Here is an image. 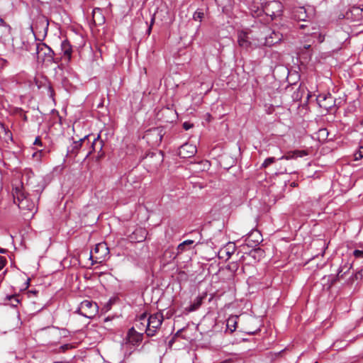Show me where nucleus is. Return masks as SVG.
<instances>
[{"label":"nucleus","mask_w":363,"mask_h":363,"mask_svg":"<svg viewBox=\"0 0 363 363\" xmlns=\"http://www.w3.org/2000/svg\"><path fill=\"white\" fill-rule=\"evenodd\" d=\"M8 298L12 301V305L14 306H16L19 303V300L16 296H8Z\"/></svg>","instance_id":"28"},{"label":"nucleus","mask_w":363,"mask_h":363,"mask_svg":"<svg viewBox=\"0 0 363 363\" xmlns=\"http://www.w3.org/2000/svg\"><path fill=\"white\" fill-rule=\"evenodd\" d=\"M145 138H147V140H150L151 138H155V141L153 142L154 145H158L161 143L162 139V130L154 128L152 130H149L146 132L145 135Z\"/></svg>","instance_id":"11"},{"label":"nucleus","mask_w":363,"mask_h":363,"mask_svg":"<svg viewBox=\"0 0 363 363\" xmlns=\"http://www.w3.org/2000/svg\"><path fill=\"white\" fill-rule=\"evenodd\" d=\"M44 155L43 150H38L33 153L32 157L33 159L35 160L37 162H40L41 161V159Z\"/></svg>","instance_id":"23"},{"label":"nucleus","mask_w":363,"mask_h":363,"mask_svg":"<svg viewBox=\"0 0 363 363\" xmlns=\"http://www.w3.org/2000/svg\"><path fill=\"white\" fill-rule=\"evenodd\" d=\"M98 311L99 307L96 303L89 300L83 301L78 308V312L88 318H94L97 314Z\"/></svg>","instance_id":"4"},{"label":"nucleus","mask_w":363,"mask_h":363,"mask_svg":"<svg viewBox=\"0 0 363 363\" xmlns=\"http://www.w3.org/2000/svg\"><path fill=\"white\" fill-rule=\"evenodd\" d=\"M143 240V237L142 238L141 240H138V242H142Z\"/></svg>","instance_id":"46"},{"label":"nucleus","mask_w":363,"mask_h":363,"mask_svg":"<svg viewBox=\"0 0 363 363\" xmlns=\"http://www.w3.org/2000/svg\"><path fill=\"white\" fill-rule=\"evenodd\" d=\"M6 262V259L0 256V271L5 267Z\"/></svg>","instance_id":"30"},{"label":"nucleus","mask_w":363,"mask_h":363,"mask_svg":"<svg viewBox=\"0 0 363 363\" xmlns=\"http://www.w3.org/2000/svg\"><path fill=\"white\" fill-rule=\"evenodd\" d=\"M86 137H84L77 141H74L70 147L68 148L67 155L76 157L79 150L82 147V143L86 140Z\"/></svg>","instance_id":"14"},{"label":"nucleus","mask_w":363,"mask_h":363,"mask_svg":"<svg viewBox=\"0 0 363 363\" xmlns=\"http://www.w3.org/2000/svg\"><path fill=\"white\" fill-rule=\"evenodd\" d=\"M238 316L234 315L228 318L227 320V329L230 332H234L237 328Z\"/></svg>","instance_id":"19"},{"label":"nucleus","mask_w":363,"mask_h":363,"mask_svg":"<svg viewBox=\"0 0 363 363\" xmlns=\"http://www.w3.org/2000/svg\"><path fill=\"white\" fill-rule=\"evenodd\" d=\"M0 26H3L7 28L9 31L11 30V26L9 24H7L1 16H0Z\"/></svg>","instance_id":"31"},{"label":"nucleus","mask_w":363,"mask_h":363,"mask_svg":"<svg viewBox=\"0 0 363 363\" xmlns=\"http://www.w3.org/2000/svg\"><path fill=\"white\" fill-rule=\"evenodd\" d=\"M147 324L146 328V335L148 337L155 335L158 330L160 328L164 320L163 314L162 313H155L147 316Z\"/></svg>","instance_id":"3"},{"label":"nucleus","mask_w":363,"mask_h":363,"mask_svg":"<svg viewBox=\"0 0 363 363\" xmlns=\"http://www.w3.org/2000/svg\"><path fill=\"white\" fill-rule=\"evenodd\" d=\"M300 12L301 13V14H304L305 13V9H303V8H300Z\"/></svg>","instance_id":"40"},{"label":"nucleus","mask_w":363,"mask_h":363,"mask_svg":"<svg viewBox=\"0 0 363 363\" xmlns=\"http://www.w3.org/2000/svg\"><path fill=\"white\" fill-rule=\"evenodd\" d=\"M34 145H38V146H43L42 141L40 138V137H37L33 143Z\"/></svg>","instance_id":"34"},{"label":"nucleus","mask_w":363,"mask_h":363,"mask_svg":"<svg viewBox=\"0 0 363 363\" xmlns=\"http://www.w3.org/2000/svg\"><path fill=\"white\" fill-rule=\"evenodd\" d=\"M150 31H151V26H150V27H149V28H148V33H149V34H150Z\"/></svg>","instance_id":"44"},{"label":"nucleus","mask_w":363,"mask_h":363,"mask_svg":"<svg viewBox=\"0 0 363 363\" xmlns=\"http://www.w3.org/2000/svg\"><path fill=\"white\" fill-rule=\"evenodd\" d=\"M29 293H30V294H35V293H36V292H35V291H30Z\"/></svg>","instance_id":"45"},{"label":"nucleus","mask_w":363,"mask_h":363,"mask_svg":"<svg viewBox=\"0 0 363 363\" xmlns=\"http://www.w3.org/2000/svg\"><path fill=\"white\" fill-rule=\"evenodd\" d=\"M282 35L279 32L272 31L269 35H266L264 38L256 44V46H272L280 42Z\"/></svg>","instance_id":"5"},{"label":"nucleus","mask_w":363,"mask_h":363,"mask_svg":"<svg viewBox=\"0 0 363 363\" xmlns=\"http://www.w3.org/2000/svg\"><path fill=\"white\" fill-rule=\"evenodd\" d=\"M309 47H310V45H306L305 48H308Z\"/></svg>","instance_id":"47"},{"label":"nucleus","mask_w":363,"mask_h":363,"mask_svg":"<svg viewBox=\"0 0 363 363\" xmlns=\"http://www.w3.org/2000/svg\"><path fill=\"white\" fill-rule=\"evenodd\" d=\"M341 273H342V270L339 271V272L337 273V277L338 279H340V278H342L343 277V274H342Z\"/></svg>","instance_id":"37"},{"label":"nucleus","mask_w":363,"mask_h":363,"mask_svg":"<svg viewBox=\"0 0 363 363\" xmlns=\"http://www.w3.org/2000/svg\"><path fill=\"white\" fill-rule=\"evenodd\" d=\"M185 250H186V245H184L182 242L180 243L177 247V253L178 254L182 253Z\"/></svg>","instance_id":"29"},{"label":"nucleus","mask_w":363,"mask_h":363,"mask_svg":"<svg viewBox=\"0 0 363 363\" xmlns=\"http://www.w3.org/2000/svg\"><path fill=\"white\" fill-rule=\"evenodd\" d=\"M283 10V6L281 3L279 1H272L267 4L264 6H262V9H257V10L255 11V15L260 16L263 12L272 17L274 18L281 15ZM252 12L254 10L252 9Z\"/></svg>","instance_id":"2"},{"label":"nucleus","mask_w":363,"mask_h":363,"mask_svg":"<svg viewBox=\"0 0 363 363\" xmlns=\"http://www.w3.org/2000/svg\"><path fill=\"white\" fill-rule=\"evenodd\" d=\"M285 172H286V168H284L283 170H281V171H280V173H281V174H283V173H285Z\"/></svg>","instance_id":"43"},{"label":"nucleus","mask_w":363,"mask_h":363,"mask_svg":"<svg viewBox=\"0 0 363 363\" xmlns=\"http://www.w3.org/2000/svg\"><path fill=\"white\" fill-rule=\"evenodd\" d=\"M196 152L197 149L194 145L185 143L179 147L178 155L182 158H189L193 157Z\"/></svg>","instance_id":"9"},{"label":"nucleus","mask_w":363,"mask_h":363,"mask_svg":"<svg viewBox=\"0 0 363 363\" xmlns=\"http://www.w3.org/2000/svg\"><path fill=\"white\" fill-rule=\"evenodd\" d=\"M305 15L304 16H299L298 19L301 21H305Z\"/></svg>","instance_id":"39"},{"label":"nucleus","mask_w":363,"mask_h":363,"mask_svg":"<svg viewBox=\"0 0 363 363\" xmlns=\"http://www.w3.org/2000/svg\"><path fill=\"white\" fill-rule=\"evenodd\" d=\"M261 235L258 230H252L247 234L245 241L247 245L250 247L257 246L261 241Z\"/></svg>","instance_id":"10"},{"label":"nucleus","mask_w":363,"mask_h":363,"mask_svg":"<svg viewBox=\"0 0 363 363\" xmlns=\"http://www.w3.org/2000/svg\"><path fill=\"white\" fill-rule=\"evenodd\" d=\"M93 21L96 25H100L104 22V18L102 16L100 9H94L92 12Z\"/></svg>","instance_id":"18"},{"label":"nucleus","mask_w":363,"mask_h":363,"mask_svg":"<svg viewBox=\"0 0 363 363\" xmlns=\"http://www.w3.org/2000/svg\"><path fill=\"white\" fill-rule=\"evenodd\" d=\"M354 157L356 160H360L363 157V147H360L355 152Z\"/></svg>","instance_id":"26"},{"label":"nucleus","mask_w":363,"mask_h":363,"mask_svg":"<svg viewBox=\"0 0 363 363\" xmlns=\"http://www.w3.org/2000/svg\"><path fill=\"white\" fill-rule=\"evenodd\" d=\"M47 88L48 89V91L50 94V96H52L53 95V89L50 84H47Z\"/></svg>","instance_id":"36"},{"label":"nucleus","mask_w":363,"mask_h":363,"mask_svg":"<svg viewBox=\"0 0 363 363\" xmlns=\"http://www.w3.org/2000/svg\"><path fill=\"white\" fill-rule=\"evenodd\" d=\"M104 146V142L100 139V136L98 135L96 138H94L91 147L94 151L101 152Z\"/></svg>","instance_id":"21"},{"label":"nucleus","mask_w":363,"mask_h":363,"mask_svg":"<svg viewBox=\"0 0 363 363\" xmlns=\"http://www.w3.org/2000/svg\"><path fill=\"white\" fill-rule=\"evenodd\" d=\"M308 155V152L306 150H295L291 152H289L287 155L282 156L280 160L286 159V160H290V159H295L297 157H302L304 156Z\"/></svg>","instance_id":"17"},{"label":"nucleus","mask_w":363,"mask_h":363,"mask_svg":"<svg viewBox=\"0 0 363 363\" xmlns=\"http://www.w3.org/2000/svg\"><path fill=\"white\" fill-rule=\"evenodd\" d=\"M61 50L62 57L67 61L69 62L72 57V49L69 42L65 40L61 43Z\"/></svg>","instance_id":"13"},{"label":"nucleus","mask_w":363,"mask_h":363,"mask_svg":"<svg viewBox=\"0 0 363 363\" xmlns=\"http://www.w3.org/2000/svg\"><path fill=\"white\" fill-rule=\"evenodd\" d=\"M358 274H355V278L357 279Z\"/></svg>","instance_id":"49"},{"label":"nucleus","mask_w":363,"mask_h":363,"mask_svg":"<svg viewBox=\"0 0 363 363\" xmlns=\"http://www.w3.org/2000/svg\"><path fill=\"white\" fill-rule=\"evenodd\" d=\"M108 247H106V244L104 242H101L96 245L94 247V252L96 254H99V256L96 257V259H103L108 254Z\"/></svg>","instance_id":"16"},{"label":"nucleus","mask_w":363,"mask_h":363,"mask_svg":"<svg viewBox=\"0 0 363 363\" xmlns=\"http://www.w3.org/2000/svg\"><path fill=\"white\" fill-rule=\"evenodd\" d=\"M203 299V296H197L194 301V303L190 306L189 311H194L198 309L202 304Z\"/></svg>","instance_id":"22"},{"label":"nucleus","mask_w":363,"mask_h":363,"mask_svg":"<svg viewBox=\"0 0 363 363\" xmlns=\"http://www.w3.org/2000/svg\"><path fill=\"white\" fill-rule=\"evenodd\" d=\"M193 127V125L188 123V122H185L183 123V128L186 130H189L190 128H191Z\"/></svg>","instance_id":"32"},{"label":"nucleus","mask_w":363,"mask_h":363,"mask_svg":"<svg viewBox=\"0 0 363 363\" xmlns=\"http://www.w3.org/2000/svg\"><path fill=\"white\" fill-rule=\"evenodd\" d=\"M194 242V241L192 240H184V242H182L183 245H186V246L192 245Z\"/></svg>","instance_id":"35"},{"label":"nucleus","mask_w":363,"mask_h":363,"mask_svg":"<svg viewBox=\"0 0 363 363\" xmlns=\"http://www.w3.org/2000/svg\"><path fill=\"white\" fill-rule=\"evenodd\" d=\"M194 169L198 172L206 171L210 168L211 164L208 160H201L194 164Z\"/></svg>","instance_id":"20"},{"label":"nucleus","mask_w":363,"mask_h":363,"mask_svg":"<svg viewBox=\"0 0 363 363\" xmlns=\"http://www.w3.org/2000/svg\"><path fill=\"white\" fill-rule=\"evenodd\" d=\"M36 53L38 54V56L41 53H43L46 57L44 60H47L48 62H55V63L57 62V61L54 58V55H55L54 51L45 43L37 44Z\"/></svg>","instance_id":"8"},{"label":"nucleus","mask_w":363,"mask_h":363,"mask_svg":"<svg viewBox=\"0 0 363 363\" xmlns=\"http://www.w3.org/2000/svg\"><path fill=\"white\" fill-rule=\"evenodd\" d=\"M147 314L143 313L140 315L138 319L135 321V328H138L140 333H146V328H147Z\"/></svg>","instance_id":"15"},{"label":"nucleus","mask_w":363,"mask_h":363,"mask_svg":"<svg viewBox=\"0 0 363 363\" xmlns=\"http://www.w3.org/2000/svg\"><path fill=\"white\" fill-rule=\"evenodd\" d=\"M275 161H276L275 157H268L262 163V167L266 168V167H269L270 164H272V163H274Z\"/></svg>","instance_id":"24"},{"label":"nucleus","mask_w":363,"mask_h":363,"mask_svg":"<svg viewBox=\"0 0 363 363\" xmlns=\"http://www.w3.org/2000/svg\"><path fill=\"white\" fill-rule=\"evenodd\" d=\"M90 152L86 155V157H89V155H90Z\"/></svg>","instance_id":"48"},{"label":"nucleus","mask_w":363,"mask_h":363,"mask_svg":"<svg viewBox=\"0 0 363 363\" xmlns=\"http://www.w3.org/2000/svg\"><path fill=\"white\" fill-rule=\"evenodd\" d=\"M318 40L320 43H322L324 40V36H323L320 34L319 37H318Z\"/></svg>","instance_id":"38"},{"label":"nucleus","mask_w":363,"mask_h":363,"mask_svg":"<svg viewBox=\"0 0 363 363\" xmlns=\"http://www.w3.org/2000/svg\"><path fill=\"white\" fill-rule=\"evenodd\" d=\"M16 203L23 215L30 214L31 217L37 211L35 202L21 189L16 188L13 193Z\"/></svg>","instance_id":"1"},{"label":"nucleus","mask_w":363,"mask_h":363,"mask_svg":"<svg viewBox=\"0 0 363 363\" xmlns=\"http://www.w3.org/2000/svg\"><path fill=\"white\" fill-rule=\"evenodd\" d=\"M143 337V333L138 332L134 328H132L128 330L125 340V345L138 346L142 342Z\"/></svg>","instance_id":"7"},{"label":"nucleus","mask_w":363,"mask_h":363,"mask_svg":"<svg viewBox=\"0 0 363 363\" xmlns=\"http://www.w3.org/2000/svg\"><path fill=\"white\" fill-rule=\"evenodd\" d=\"M203 17V13L199 11H196L193 15V18L195 21H201Z\"/></svg>","instance_id":"25"},{"label":"nucleus","mask_w":363,"mask_h":363,"mask_svg":"<svg viewBox=\"0 0 363 363\" xmlns=\"http://www.w3.org/2000/svg\"><path fill=\"white\" fill-rule=\"evenodd\" d=\"M238 45L245 49H248L251 47L252 43L250 41L248 33L245 31H240L238 34Z\"/></svg>","instance_id":"12"},{"label":"nucleus","mask_w":363,"mask_h":363,"mask_svg":"<svg viewBox=\"0 0 363 363\" xmlns=\"http://www.w3.org/2000/svg\"><path fill=\"white\" fill-rule=\"evenodd\" d=\"M353 255L357 259H363V250H355L353 251Z\"/></svg>","instance_id":"27"},{"label":"nucleus","mask_w":363,"mask_h":363,"mask_svg":"<svg viewBox=\"0 0 363 363\" xmlns=\"http://www.w3.org/2000/svg\"><path fill=\"white\" fill-rule=\"evenodd\" d=\"M317 102L320 107L324 108L327 111L331 110L335 104V100L330 94L318 95L317 97Z\"/></svg>","instance_id":"6"},{"label":"nucleus","mask_w":363,"mask_h":363,"mask_svg":"<svg viewBox=\"0 0 363 363\" xmlns=\"http://www.w3.org/2000/svg\"><path fill=\"white\" fill-rule=\"evenodd\" d=\"M35 83H36V85L38 86V89L40 88V85L38 84V79H35Z\"/></svg>","instance_id":"41"},{"label":"nucleus","mask_w":363,"mask_h":363,"mask_svg":"<svg viewBox=\"0 0 363 363\" xmlns=\"http://www.w3.org/2000/svg\"><path fill=\"white\" fill-rule=\"evenodd\" d=\"M6 252V250L5 249L0 248V252L1 253H5Z\"/></svg>","instance_id":"42"},{"label":"nucleus","mask_w":363,"mask_h":363,"mask_svg":"<svg viewBox=\"0 0 363 363\" xmlns=\"http://www.w3.org/2000/svg\"><path fill=\"white\" fill-rule=\"evenodd\" d=\"M252 9L254 11H256V10H257V9H262V7H256L255 5H251V6H250V11H251V13H252V16H257V15H255V11H254V12H252Z\"/></svg>","instance_id":"33"}]
</instances>
